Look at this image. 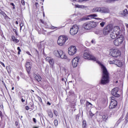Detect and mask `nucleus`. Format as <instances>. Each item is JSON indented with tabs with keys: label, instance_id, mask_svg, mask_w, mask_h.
<instances>
[{
	"label": "nucleus",
	"instance_id": "nucleus-32",
	"mask_svg": "<svg viewBox=\"0 0 128 128\" xmlns=\"http://www.w3.org/2000/svg\"><path fill=\"white\" fill-rule=\"evenodd\" d=\"M20 30H21L22 28L24 26V23H20Z\"/></svg>",
	"mask_w": 128,
	"mask_h": 128
},
{
	"label": "nucleus",
	"instance_id": "nucleus-57",
	"mask_svg": "<svg viewBox=\"0 0 128 128\" xmlns=\"http://www.w3.org/2000/svg\"><path fill=\"white\" fill-rule=\"evenodd\" d=\"M14 32H16V30L14 29Z\"/></svg>",
	"mask_w": 128,
	"mask_h": 128
},
{
	"label": "nucleus",
	"instance_id": "nucleus-6",
	"mask_svg": "<svg viewBox=\"0 0 128 128\" xmlns=\"http://www.w3.org/2000/svg\"><path fill=\"white\" fill-rule=\"evenodd\" d=\"M54 54L55 56H56V58H60L62 60H66V58H68V56H66V54L62 50H55L54 52Z\"/></svg>",
	"mask_w": 128,
	"mask_h": 128
},
{
	"label": "nucleus",
	"instance_id": "nucleus-27",
	"mask_svg": "<svg viewBox=\"0 0 128 128\" xmlns=\"http://www.w3.org/2000/svg\"><path fill=\"white\" fill-rule=\"evenodd\" d=\"M48 28H50L51 30H56V28H60L59 27H55L54 26H50Z\"/></svg>",
	"mask_w": 128,
	"mask_h": 128
},
{
	"label": "nucleus",
	"instance_id": "nucleus-7",
	"mask_svg": "<svg viewBox=\"0 0 128 128\" xmlns=\"http://www.w3.org/2000/svg\"><path fill=\"white\" fill-rule=\"evenodd\" d=\"M122 52L118 48L112 49L110 51V56L113 58H120Z\"/></svg>",
	"mask_w": 128,
	"mask_h": 128
},
{
	"label": "nucleus",
	"instance_id": "nucleus-28",
	"mask_svg": "<svg viewBox=\"0 0 128 128\" xmlns=\"http://www.w3.org/2000/svg\"><path fill=\"white\" fill-rule=\"evenodd\" d=\"M104 24H106V22H102L100 23L101 28H104Z\"/></svg>",
	"mask_w": 128,
	"mask_h": 128
},
{
	"label": "nucleus",
	"instance_id": "nucleus-15",
	"mask_svg": "<svg viewBox=\"0 0 128 128\" xmlns=\"http://www.w3.org/2000/svg\"><path fill=\"white\" fill-rule=\"evenodd\" d=\"M76 47V46H71L68 48V53L70 56H74L76 54V53L77 52Z\"/></svg>",
	"mask_w": 128,
	"mask_h": 128
},
{
	"label": "nucleus",
	"instance_id": "nucleus-12",
	"mask_svg": "<svg viewBox=\"0 0 128 128\" xmlns=\"http://www.w3.org/2000/svg\"><path fill=\"white\" fill-rule=\"evenodd\" d=\"M110 98L111 102L109 106V108H110L112 110L116 107V106H118V102H116V100L114 96H112L110 97Z\"/></svg>",
	"mask_w": 128,
	"mask_h": 128
},
{
	"label": "nucleus",
	"instance_id": "nucleus-39",
	"mask_svg": "<svg viewBox=\"0 0 128 128\" xmlns=\"http://www.w3.org/2000/svg\"><path fill=\"white\" fill-rule=\"evenodd\" d=\"M38 100L40 102H42V98L40 97H38Z\"/></svg>",
	"mask_w": 128,
	"mask_h": 128
},
{
	"label": "nucleus",
	"instance_id": "nucleus-38",
	"mask_svg": "<svg viewBox=\"0 0 128 128\" xmlns=\"http://www.w3.org/2000/svg\"><path fill=\"white\" fill-rule=\"evenodd\" d=\"M17 50L18 52H22V50H20V47H18Z\"/></svg>",
	"mask_w": 128,
	"mask_h": 128
},
{
	"label": "nucleus",
	"instance_id": "nucleus-26",
	"mask_svg": "<svg viewBox=\"0 0 128 128\" xmlns=\"http://www.w3.org/2000/svg\"><path fill=\"white\" fill-rule=\"evenodd\" d=\"M54 124L55 126H58V121L57 120H54Z\"/></svg>",
	"mask_w": 128,
	"mask_h": 128
},
{
	"label": "nucleus",
	"instance_id": "nucleus-21",
	"mask_svg": "<svg viewBox=\"0 0 128 128\" xmlns=\"http://www.w3.org/2000/svg\"><path fill=\"white\" fill-rule=\"evenodd\" d=\"M76 8H86V6L84 5H78L76 4L75 5Z\"/></svg>",
	"mask_w": 128,
	"mask_h": 128
},
{
	"label": "nucleus",
	"instance_id": "nucleus-17",
	"mask_svg": "<svg viewBox=\"0 0 128 128\" xmlns=\"http://www.w3.org/2000/svg\"><path fill=\"white\" fill-rule=\"evenodd\" d=\"M118 88H113L112 90V94L115 96V98H120V94H118Z\"/></svg>",
	"mask_w": 128,
	"mask_h": 128
},
{
	"label": "nucleus",
	"instance_id": "nucleus-49",
	"mask_svg": "<svg viewBox=\"0 0 128 128\" xmlns=\"http://www.w3.org/2000/svg\"><path fill=\"white\" fill-rule=\"evenodd\" d=\"M16 24H18V21H16Z\"/></svg>",
	"mask_w": 128,
	"mask_h": 128
},
{
	"label": "nucleus",
	"instance_id": "nucleus-43",
	"mask_svg": "<svg viewBox=\"0 0 128 128\" xmlns=\"http://www.w3.org/2000/svg\"><path fill=\"white\" fill-rule=\"evenodd\" d=\"M26 54H28L29 56H32V55L30 54V52H26Z\"/></svg>",
	"mask_w": 128,
	"mask_h": 128
},
{
	"label": "nucleus",
	"instance_id": "nucleus-3",
	"mask_svg": "<svg viewBox=\"0 0 128 128\" xmlns=\"http://www.w3.org/2000/svg\"><path fill=\"white\" fill-rule=\"evenodd\" d=\"M120 27L116 26L114 28L112 31L111 32L110 38L112 40H114V38L120 36Z\"/></svg>",
	"mask_w": 128,
	"mask_h": 128
},
{
	"label": "nucleus",
	"instance_id": "nucleus-11",
	"mask_svg": "<svg viewBox=\"0 0 128 128\" xmlns=\"http://www.w3.org/2000/svg\"><path fill=\"white\" fill-rule=\"evenodd\" d=\"M108 62L110 64H116V66H118L119 68H121V66H122V62L118 60H112V59H110V60H108Z\"/></svg>",
	"mask_w": 128,
	"mask_h": 128
},
{
	"label": "nucleus",
	"instance_id": "nucleus-24",
	"mask_svg": "<svg viewBox=\"0 0 128 128\" xmlns=\"http://www.w3.org/2000/svg\"><path fill=\"white\" fill-rule=\"evenodd\" d=\"M82 128H86V120H83L82 122Z\"/></svg>",
	"mask_w": 128,
	"mask_h": 128
},
{
	"label": "nucleus",
	"instance_id": "nucleus-22",
	"mask_svg": "<svg viewBox=\"0 0 128 128\" xmlns=\"http://www.w3.org/2000/svg\"><path fill=\"white\" fill-rule=\"evenodd\" d=\"M120 0H106L105 2L108 4H112V2H118Z\"/></svg>",
	"mask_w": 128,
	"mask_h": 128
},
{
	"label": "nucleus",
	"instance_id": "nucleus-52",
	"mask_svg": "<svg viewBox=\"0 0 128 128\" xmlns=\"http://www.w3.org/2000/svg\"><path fill=\"white\" fill-rule=\"evenodd\" d=\"M18 54H20V51L18 52Z\"/></svg>",
	"mask_w": 128,
	"mask_h": 128
},
{
	"label": "nucleus",
	"instance_id": "nucleus-59",
	"mask_svg": "<svg viewBox=\"0 0 128 128\" xmlns=\"http://www.w3.org/2000/svg\"><path fill=\"white\" fill-rule=\"evenodd\" d=\"M16 34H17V32H16Z\"/></svg>",
	"mask_w": 128,
	"mask_h": 128
},
{
	"label": "nucleus",
	"instance_id": "nucleus-50",
	"mask_svg": "<svg viewBox=\"0 0 128 128\" xmlns=\"http://www.w3.org/2000/svg\"><path fill=\"white\" fill-rule=\"evenodd\" d=\"M17 79L18 80H20V76H17Z\"/></svg>",
	"mask_w": 128,
	"mask_h": 128
},
{
	"label": "nucleus",
	"instance_id": "nucleus-14",
	"mask_svg": "<svg viewBox=\"0 0 128 128\" xmlns=\"http://www.w3.org/2000/svg\"><path fill=\"white\" fill-rule=\"evenodd\" d=\"M78 25H74L70 28V32L72 36H74V34H78Z\"/></svg>",
	"mask_w": 128,
	"mask_h": 128
},
{
	"label": "nucleus",
	"instance_id": "nucleus-45",
	"mask_svg": "<svg viewBox=\"0 0 128 128\" xmlns=\"http://www.w3.org/2000/svg\"><path fill=\"white\" fill-rule=\"evenodd\" d=\"M10 5L12 6H14V3H10Z\"/></svg>",
	"mask_w": 128,
	"mask_h": 128
},
{
	"label": "nucleus",
	"instance_id": "nucleus-58",
	"mask_svg": "<svg viewBox=\"0 0 128 128\" xmlns=\"http://www.w3.org/2000/svg\"><path fill=\"white\" fill-rule=\"evenodd\" d=\"M88 103L89 104H90V102H88Z\"/></svg>",
	"mask_w": 128,
	"mask_h": 128
},
{
	"label": "nucleus",
	"instance_id": "nucleus-54",
	"mask_svg": "<svg viewBox=\"0 0 128 128\" xmlns=\"http://www.w3.org/2000/svg\"><path fill=\"white\" fill-rule=\"evenodd\" d=\"M38 3L36 2V6H38Z\"/></svg>",
	"mask_w": 128,
	"mask_h": 128
},
{
	"label": "nucleus",
	"instance_id": "nucleus-4",
	"mask_svg": "<svg viewBox=\"0 0 128 128\" xmlns=\"http://www.w3.org/2000/svg\"><path fill=\"white\" fill-rule=\"evenodd\" d=\"M96 22L94 21H90L84 23L83 25V28L86 30H92L94 28H96Z\"/></svg>",
	"mask_w": 128,
	"mask_h": 128
},
{
	"label": "nucleus",
	"instance_id": "nucleus-40",
	"mask_svg": "<svg viewBox=\"0 0 128 128\" xmlns=\"http://www.w3.org/2000/svg\"><path fill=\"white\" fill-rule=\"evenodd\" d=\"M66 78H62V82H66Z\"/></svg>",
	"mask_w": 128,
	"mask_h": 128
},
{
	"label": "nucleus",
	"instance_id": "nucleus-51",
	"mask_svg": "<svg viewBox=\"0 0 128 128\" xmlns=\"http://www.w3.org/2000/svg\"><path fill=\"white\" fill-rule=\"evenodd\" d=\"M12 90H14V87H12Z\"/></svg>",
	"mask_w": 128,
	"mask_h": 128
},
{
	"label": "nucleus",
	"instance_id": "nucleus-44",
	"mask_svg": "<svg viewBox=\"0 0 128 128\" xmlns=\"http://www.w3.org/2000/svg\"><path fill=\"white\" fill-rule=\"evenodd\" d=\"M21 100H22V102H24L26 100H24V98H22Z\"/></svg>",
	"mask_w": 128,
	"mask_h": 128
},
{
	"label": "nucleus",
	"instance_id": "nucleus-42",
	"mask_svg": "<svg viewBox=\"0 0 128 128\" xmlns=\"http://www.w3.org/2000/svg\"><path fill=\"white\" fill-rule=\"evenodd\" d=\"M91 42H92V44H96V41H95L94 40H92L91 41Z\"/></svg>",
	"mask_w": 128,
	"mask_h": 128
},
{
	"label": "nucleus",
	"instance_id": "nucleus-23",
	"mask_svg": "<svg viewBox=\"0 0 128 128\" xmlns=\"http://www.w3.org/2000/svg\"><path fill=\"white\" fill-rule=\"evenodd\" d=\"M48 114L50 118H54V114H52V112L51 110H49L48 111Z\"/></svg>",
	"mask_w": 128,
	"mask_h": 128
},
{
	"label": "nucleus",
	"instance_id": "nucleus-8",
	"mask_svg": "<svg viewBox=\"0 0 128 128\" xmlns=\"http://www.w3.org/2000/svg\"><path fill=\"white\" fill-rule=\"evenodd\" d=\"M68 40V38L66 36H61L58 37L57 42L58 46H64V44H66V40Z\"/></svg>",
	"mask_w": 128,
	"mask_h": 128
},
{
	"label": "nucleus",
	"instance_id": "nucleus-47",
	"mask_svg": "<svg viewBox=\"0 0 128 128\" xmlns=\"http://www.w3.org/2000/svg\"><path fill=\"white\" fill-rule=\"evenodd\" d=\"M125 26H126V28H128V24H125Z\"/></svg>",
	"mask_w": 128,
	"mask_h": 128
},
{
	"label": "nucleus",
	"instance_id": "nucleus-19",
	"mask_svg": "<svg viewBox=\"0 0 128 128\" xmlns=\"http://www.w3.org/2000/svg\"><path fill=\"white\" fill-rule=\"evenodd\" d=\"M46 62H48L50 64V66H54V59L50 57H46Z\"/></svg>",
	"mask_w": 128,
	"mask_h": 128
},
{
	"label": "nucleus",
	"instance_id": "nucleus-18",
	"mask_svg": "<svg viewBox=\"0 0 128 128\" xmlns=\"http://www.w3.org/2000/svg\"><path fill=\"white\" fill-rule=\"evenodd\" d=\"M25 66L26 68L28 73L30 74V70H32V62H26Z\"/></svg>",
	"mask_w": 128,
	"mask_h": 128
},
{
	"label": "nucleus",
	"instance_id": "nucleus-13",
	"mask_svg": "<svg viewBox=\"0 0 128 128\" xmlns=\"http://www.w3.org/2000/svg\"><path fill=\"white\" fill-rule=\"evenodd\" d=\"M96 16H98V14H91L88 15V16H84L82 18V20H90V18H95V20H102L100 18H96Z\"/></svg>",
	"mask_w": 128,
	"mask_h": 128
},
{
	"label": "nucleus",
	"instance_id": "nucleus-60",
	"mask_svg": "<svg viewBox=\"0 0 128 128\" xmlns=\"http://www.w3.org/2000/svg\"><path fill=\"white\" fill-rule=\"evenodd\" d=\"M116 82H118V81H116Z\"/></svg>",
	"mask_w": 128,
	"mask_h": 128
},
{
	"label": "nucleus",
	"instance_id": "nucleus-5",
	"mask_svg": "<svg viewBox=\"0 0 128 128\" xmlns=\"http://www.w3.org/2000/svg\"><path fill=\"white\" fill-rule=\"evenodd\" d=\"M92 12H101L102 14H108L110 9L106 7H96L92 10Z\"/></svg>",
	"mask_w": 128,
	"mask_h": 128
},
{
	"label": "nucleus",
	"instance_id": "nucleus-37",
	"mask_svg": "<svg viewBox=\"0 0 128 128\" xmlns=\"http://www.w3.org/2000/svg\"><path fill=\"white\" fill-rule=\"evenodd\" d=\"M26 110H30V107H28V106H26Z\"/></svg>",
	"mask_w": 128,
	"mask_h": 128
},
{
	"label": "nucleus",
	"instance_id": "nucleus-10",
	"mask_svg": "<svg viewBox=\"0 0 128 128\" xmlns=\"http://www.w3.org/2000/svg\"><path fill=\"white\" fill-rule=\"evenodd\" d=\"M114 30V27L112 25H108L103 30V34L104 36H108V34L112 32Z\"/></svg>",
	"mask_w": 128,
	"mask_h": 128
},
{
	"label": "nucleus",
	"instance_id": "nucleus-30",
	"mask_svg": "<svg viewBox=\"0 0 128 128\" xmlns=\"http://www.w3.org/2000/svg\"><path fill=\"white\" fill-rule=\"evenodd\" d=\"M54 114H55V116H58V111H56V110H54Z\"/></svg>",
	"mask_w": 128,
	"mask_h": 128
},
{
	"label": "nucleus",
	"instance_id": "nucleus-35",
	"mask_svg": "<svg viewBox=\"0 0 128 128\" xmlns=\"http://www.w3.org/2000/svg\"><path fill=\"white\" fill-rule=\"evenodd\" d=\"M0 64L2 66H4V68H6V66L4 65V62H0Z\"/></svg>",
	"mask_w": 128,
	"mask_h": 128
},
{
	"label": "nucleus",
	"instance_id": "nucleus-56",
	"mask_svg": "<svg viewBox=\"0 0 128 128\" xmlns=\"http://www.w3.org/2000/svg\"><path fill=\"white\" fill-rule=\"evenodd\" d=\"M41 22H42V24H44V21H41Z\"/></svg>",
	"mask_w": 128,
	"mask_h": 128
},
{
	"label": "nucleus",
	"instance_id": "nucleus-2",
	"mask_svg": "<svg viewBox=\"0 0 128 128\" xmlns=\"http://www.w3.org/2000/svg\"><path fill=\"white\" fill-rule=\"evenodd\" d=\"M83 58L85 60H93L94 62L96 60V58L94 56H92V52H90V50H84L83 54Z\"/></svg>",
	"mask_w": 128,
	"mask_h": 128
},
{
	"label": "nucleus",
	"instance_id": "nucleus-1",
	"mask_svg": "<svg viewBox=\"0 0 128 128\" xmlns=\"http://www.w3.org/2000/svg\"><path fill=\"white\" fill-rule=\"evenodd\" d=\"M98 62V64L100 66L102 72V76L100 84H108V82H110V80H108V70H106V66L102 64L100 62Z\"/></svg>",
	"mask_w": 128,
	"mask_h": 128
},
{
	"label": "nucleus",
	"instance_id": "nucleus-29",
	"mask_svg": "<svg viewBox=\"0 0 128 128\" xmlns=\"http://www.w3.org/2000/svg\"><path fill=\"white\" fill-rule=\"evenodd\" d=\"M102 118H103V120H108V116L106 115V114L103 115Z\"/></svg>",
	"mask_w": 128,
	"mask_h": 128
},
{
	"label": "nucleus",
	"instance_id": "nucleus-20",
	"mask_svg": "<svg viewBox=\"0 0 128 128\" xmlns=\"http://www.w3.org/2000/svg\"><path fill=\"white\" fill-rule=\"evenodd\" d=\"M34 78L37 82H40L42 80V77L40 75H36Z\"/></svg>",
	"mask_w": 128,
	"mask_h": 128
},
{
	"label": "nucleus",
	"instance_id": "nucleus-16",
	"mask_svg": "<svg viewBox=\"0 0 128 128\" xmlns=\"http://www.w3.org/2000/svg\"><path fill=\"white\" fill-rule=\"evenodd\" d=\"M80 57L76 56L72 60V66L73 68H76L78 66V64L80 62Z\"/></svg>",
	"mask_w": 128,
	"mask_h": 128
},
{
	"label": "nucleus",
	"instance_id": "nucleus-31",
	"mask_svg": "<svg viewBox=\"0 0 128 128\" xmlns=\"http://www.w3.org/2000/svg\"><path fill=\"white\" fill-rule=\"evenodd\" d=\"M21 4H22V6H25L26 2H24V0H22Z\"/></svg>",
	"mask_w": 128,
	"mask_h": 128
},
{
	"label": "nucleus",
	"instance_id": "nucleus-34",
	"mask_svg": "<svg viewBox=\"0 0 128 128\" xmlns=\"http://www.w3.org/2000/svg\"><path fill=\"white\" fill-rule=\"evenodd\" d=\"M14 42H20V40H18L16 38L15 39V40H14Z\"/></svg>",
	"mask_w": 128,
	"mask_h": 128
},
{
	"label": "nucleus",
	"instance_id": "nucleus-55",
	"mask_svg": "<svg viewBox=\"0 0 128 128\" xmlns=\"http://www.w3.org/2000/svg\"><path fill=\"white\" fill-rule=\"evenodd\" d=\"M14 8H16L14 7V6H13L12 9H13V10H14Z\"/></svg>",
	"mask_w": 128,
	"mask_h": 128
},
{
	"label": "nucleus",
	"instance_id": "nucleus-46",
	"mask_svg": "<svg viewBox=\"0 0 128 128\" xmlns=\"http://www.w3.org/2000/svg\"><path fill=\"white\" fill-rule=\"evenodd\" d=\"M47 104H48V106H50L51 104H50V102H47Z\"/></svg>",
	"mask_w": 128,
	"mask_h": 128
},
{
	"label": "nucleus",
	"instance_id": "nucleus-41",
	"mask_svg": "<svg viewBox=\"0 0 128 128\" xmlns=\"http://www.w3.org/2000/svg\"><path fill=\"white\" fill-rule=\"evenodd\" d=\"M33 121L34 122H36V118H33Z\"/></svg>",
	"mask_w": 128,
	"mask_h": 128
},
{
	"label": "nucleus",
	"instance_id": "nucleus-53",
	"mask_svg": "<svg viewBox=\"0 0 128 128\" xmlns=\"http://www.w3.org/2000/svg\"><path fill=\"white\" fill-rule=\"evenodd\" d=\"M34 128H38V126H34Z\"/></svg>",
	"mask_w": 128,
	"mask_h": 128
},
{
	"label": "nucleus",
	"instance_id": "nucleus-33",
	"mask_svg": "<svg viewBox=\"0 0 128 128\" xmlns=\"http://www.w3.org/2000/svg\"><path fill=\"white\" fill-rule=\"evenodd\" d=\"M16 36H12V40H13V42H14V40H16Z\"/></svg>",
	"mask_w": 128,
	"mask_h": 128
},
{
	"label": "nucleus",
	"instance_id": "nucleus-25",
	"mask_svg": "<svg viewBox=\"0 0 128 128\" xmlns=\"http://www.w3.org/2000/svg\"><path fill=\"white\" fill-rule=\"evenodd\" d=\"M123 14H124V16H126V14H128V10L127 9H124L123 10Z\"/></svg>",
	"mask_w": 128,
	"mask_h": 128
},
{
	"label": "nucleus",
	"instance_id": "nucleus-36",
	"mask_svg": "<svg viewBox=\"0 0 128 128\" xmlns=\"http://www.w3.org/2000/svg\"><path fill=\"white\" fill-rule=\"evenodd\" d=\"M90 116H94V114L90 111Z\"/></svg>",
	"mask_w": 128,
	"mask_h": 128
},
{
	"label": "nucleus",
	"instance_id": "nucleus-9",
	"mask_svg": "<svg viewBox=\"0 0 128 128\" xmlns=\"http://www.w3.org/2000/svg\"><path fill=\"white\" fill-rule=\"evenodd\" d=\"M124 40V36L120 35L114 41V44L116 46H120V44H122Z\"/></svg>",
	"mask_w": 128,
	"mask_h": 128
},
{
	"label": "nucleus",
	"instance_id": "nucleus-48",
	"mask_svg": "<svg viewBox=\"0 0 128 128\" xmlns=\"http://www.w3.org/2000/svg\"><path fill=\"white\" fill-rule=\"evenodd\" d=\"M2 113L1 111H0V116H2Z\"/></svg>",
	"mask_w": 128,
	"mask_h": 128
}]
</instances>
